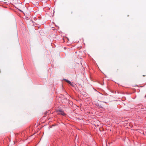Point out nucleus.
<instances>
[{
	"label": "nucleus",
	"instance_id": "1",
	"mask_svg": "<svg viewBox=\"0 0 146 146\" xmlns=\"http://www.w3.org/2000/svg\"><path fill=\"white\" fill-rule=\"evenodd\" d=\"M59 114L63 116H65L66 115V113H64V111L63 110H58L56 111Z\"/></svg>",
	"mask_w": 146,
	"mask_h": 146
},
{
	"label": "nucleus",
	"instance_id": "3",
	"mask_svg": "<svg viewBox=\"0 0 146 146\" xmlns=\"http://www.w3.org/2000/svg\"><path fill=\"white\" fill-rule=\"evenodd\" d=\"M64 49H66V47H64Z\"/></svg>",
	"mask_w": 146,
	"mask_h": 146
},
{
	"label": "nucleus",
	"instance_id": "2",
	"mask_svg": "<svg viewBox=\"0 0 146 146\" xmlns=\"http://www.w3.org/2000/svg\"><path fill=\"white\" fill-rule=\"evenodd\" d=\"M64 80H65L66 82L68 83L71 86H73V83L71 82L69 80H68L66 79H64Z\"/></svg>",
	"mask_w": 146,
	"mask_h": 146
}]
</instances>
